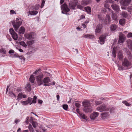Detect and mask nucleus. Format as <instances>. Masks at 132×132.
<instances>
[{
	"mask_svg": "<svg viewBox=\"0 0 132 132\" xmlns=\"http://www.w3.org/2000/svg\"><path fill=\"white\" fill-rule=\"evenodd\" d=\"M109 110H110V112L111 113L113 112L115 110V108L113 107L111 108H109Z\"/></svg>",
	"mask_w": 132,
	"mask_h": 132,
	"instance_id": "obj_41",
	"label": "nucleus"
},
{
	"mask_svg": "<svg viewBox=\"0 0 132 132\" xmlns=\"http://www.w3.org/2000/svg\"><path fill=\"white\" fill-rule=\"evenodd\" d=\"M37 98V97L36 96H34V97L33 100H32V103H36V100Z\"/></svg>",
	"mask_w": 132,
	"mask_h": 132,
	"instance_id": "obj_42",
	"label": "nucleus"
},
{
	"mask_svg": "<svg viewBox=\"0 0 132 132\" xmlns=\"http://www.w3.org/2000/svg\"><path fill=\"white\" fill-rule=\"evenodd\" d=\"M131 1V0H121L120 3L122 5L128 6L130 4Z\"/></svg>",
	"mask_w": 132,
	"mask_h": 132,
	"instance_id": "obj_8",
	"label": "nucleus"
},
{
	"mask_svg": "<svg viewBox=\"0 0 132 132\" xmlns=\"http://www.w3.org/2000/svg\"><path fill=\"white\" fill-rule=\"evenodd\" d=\"M9 31L13 39L15 40H17L18 38V36L17 34L14 31L13 29V28L10 29Z\"/></svg>",
	"mask_w": 132,
	"mask_h": 132,
	"instance_id": "obj_6",
	"label": "nucleus"
},
{
	"mask_svg": "<svg viewBox=\"0 0 132 132\" xmlns=\"http://www.w3.org/2000/svg\"><path fill=\"white\" fill-rule=\"evenodd\" d=\"M122 103L127 106H129L130 105V103H128L126 101H122Z\"/></svg>",
	"mask_w": 132,
	"mask_h": 132,
	"instance_id": "obj_43",
	"label": "nucleus"
},
{
	"mask_svg": "<svg viewBox=\"0 0 132 132\" xmlns=\"http://www.w3.org/2000/svg\"><path fill=\"white\" fill-rule=\"evenodd\" d=\"M104 7H105V8H107L108 9H109V5L107 3H105L104 4Z\"/></svg>",
	"mask_w": 132,
	"mask_h": 132,
	"instance_id": "obj_54",
	"label": "nucleus"
},
{
	"mask_svg": "<svg viewBox=\"0 0 132 132\" xmlns=\"http://www.w3.org/2000/svg\"><path fill=\"white\" fill-rule=\"evenodd\" d=\"M21 103L22 104L24 105H26L29 104L28 102V101H26L21 102Z\"/></svg>",
	"mask_w": 132,
	"mask_h": 132,
	"instance_id": "obj_46",
	"label": "nucleus"
},
{
	"mask_svg": "<svg viewBox=\"0 0 132 132\" xmlns=\"http://www.w3.org/2000/svg\"><path fill=\"white\" fill-rule=\"evenodd\" d=\"M98 113L95 112H94L93 113L90 114V118L92 120L95 119L96 117L98 116Z\"/></svg>",
	"mask_w": 132,
	"mask_h": 132,
	"instance_id": "obj_11",
	"label": "nucleus"
},
{
	"mask_svg": "<svg viewBox=\"0 0 132 132\" xmlns=\"http://www.w3.org/2000/svg\"><path fill=\"white\" fill-rule=\"evenodd\" d=\"M128 48L132 51V40L130 39L128 40L127 41Z\"/></svg>",
	"mask_w": 132,
	"mask_h": 132,
	"instance_id": "obj_13",
	"label": "nucleus"
},
{
	"mask_svg": "<svg viewBox=\"0 0 132 132\" xmlns=\"http://www.w3.org/2000/svg\"><path fill=\"white\" fill-rule=\"evenodd\" d=\"M29 119V117H27L26 119V122L27 123H29V121L31 122H32V117H30V119L29 120H28V119Z\"/></svg>",
	"mask_w": 132,
	"mask_h": 132,
	"instance_id": "obj_27",
	"label": "nucleus"
},
{
	"mask_svg": "<svg viewBox=\"0 0 132 132\" xmlns=\"http://www.w3.org/2000/svg\"><path fill=\"white\" fill-rule=\"evenodd\" d=\"M117 26L115 24H112L111 25L110 29L111 31H113L116 29Z\"/></svg>",
	"mask_w": 132,
	"mask_h": 132,
	"instance_id": "obj_20",
	"label": "nucleus"
},
{
	"mask_svg": "<svg viewBox=\"0 0 132 132\" xmlns=\"http://www.w3.org/2000/svg\"><path fill=\"white\" fill-rule=\"evenodd\" d=\"M20 121V120H19L17 119H16L15 120V122L16 124L18 122H19Z\"/></svg>",
	"mask_w": 132,
	"mask_h": 132,
	"instance_id": "obj_62",
	"label": "nucleus"
},
{
	"mask_svg": "<svg viewBox=\"0 0 132 132\" xmlns=\"http://www.w3.org/2000/svg\"><path fill=\"white\" fill-rule=\"evenodd\" d=\"M63 109L65 110H67L68 108V105L67 104H64L63 105Z\"/></svg>",
	"mask_w": 132,
	"mask_h": 132,
	"instance_id": "obj_45",
	"label": "nucleus"
},
{
	"mask_svg": "<svg viewBox=\"0 0 132 132\" xmlns=\"http://www.w3.org/2000/svg\"><path fill=\"white\" fill-rule=\"evenodd\" d=\"M32 100V98L31 97H29L28 98V100H27V101H28V102L29 104H30L31 105L32 103H31V102Z\"/></svg>",
	"mask_w": 132,
	"mask_h": 132,
	"instance_id": "obj_39",
	"label": "nucleus"
},
{
	"mask_svg": "<svg viewBox=\"0 0 132 132\" xmlns=\"http://www.w3.org/2000/svg\"><path fill=\"white\" fill-rule=\"evenodd\" d=\"M117 65H118V69L119 70H122L123 69V68L122 66H121V65L120 66L119 64H118Z\"/></svg>",
	"mask_w": 132,
	"mask_h": 132,
	"instance_id": "obj_52",
	"label": "nucleus"
},
{
	"mask_svg": "<svg viewBox=\"0 0 132 132\" xmlns=\"http://www.w3.org/2000/svg\"><path fill=\"white\" fill-rule=\"evenodd\" d=\"M31 123L34 128H36L37 127V125L36 122L32 121Z\"/></svg>",
	"mask_w": 132,
	"mask_h": 132,
	"instance_id": "obj_35",
	"label": "nucleus"
},
{
	"mask_svg": "<svg viewBox=\"0 0 132 132\" xmlns=\"http://www.w3.org/2000/svg\"><path fill=\"white\" fill-rule=\"evenodd\" d=\"M16 14V12L13 10H12L10 11V14Z\"/></svg>",
	"mask_w": 132,
	"mask_h": 132,
	"instance_id": "obj_55",
	"label": "nucleus"
},
{
	"mask_svg": "<svg viewBox=\"0 0 132 132\" xmlns=\"http://www.w3.org/2000/svg\"><path fill=\"white\" fill-rule=\"evenodd\" d=\"M26 97V95H23L21 93H19L18 96L16 100L19 101L20 100H21L22 98H25Z\"/></svg>",
	"mask_w": 132,
	"mask_h": 132,
	"instance_id": "obj_15",
	"label": "nucleus"
},
{
	"mask_svg": "<svg viewBox=\"0 0 132 132\" xmlns=\"http://www.w3.org/2000/svg\"><path fill=\"white\" fill-rule=\"evenodd\" d=\"M121 14L123 17L126 18L127 16V12H123L121 13Z\"/></svg>",
	"mask_w": 132,
	"mask_h": 132,
	"instance_id": "obj_34",
	"label": "nucleus"
},
{
	"mask_svg": "<svg viewBox=\"0 0 132 132\" xmlns=\"http://www.w3.org/2000/svg\"><path fill=\"white\" fill-rule=\"evenodd\" d=\"M39 6H40V5H36L34 7V9L36 10H38V9H39Z\"/></svg>",
	"mask_w": 132,
	"mask_h": 132,
	"instance_id": "obj_48",
	"label": "nucleus"
},
{
	"mask_svg": "<svg viewBox=\"0 0 132 132\" xmlns=\"http://www.w3.org/2000/svg\"><path fill=\"white\" fill-rule=\"evenodd\" d=\"M83 110L85 112H90L92 111V108L90 103L88 101L82 102Z\"/></svg>",
	"mask_w": 132,
	"mask_h": 132,
	"instance_id": "obj_1",
	"label": "nucleus"
},
{
	"mask_svg": "<svg viewBox=\"0 0 132 132\" xmlns=\"http://www.w3.org/2000/svg\"><path fill=\"white\" fill-rule=\"evenodd\" d=\"M75 3L73 4L69 3V6L71 9L74 10L75 9V7L77 4L78 0H73Z\"/></svg>",
	"mask_w": 132,
	"mask_h": 132,
	"instance_id": "obj_10",
	"label": "nucleus"
},
{
	"mask_svg": "<svg viewBox=\"0 0 132 132\" xmlns=\"http://www.w3.org/2000/svg\"><path fill=\"white\" fill-rule=\"evenodd\" d=\"M112 18L114 20H117L118 16L115 13H112Z\"/></svg>",
	"mask_w": 132,
	"mask_h": 132,
	"instance_id": "obj_23",
	"label": "nucleus"
},
{
	"mask_svg": "<svg viewBox=\"0 0 132 132\" xmlns=\"http://www.w3.org/2000/svg\"><path fill=\"white\" fill-rule=\"evenodd\" d=\"M35 79V78L34 76L33 75H31L30 76L29 79V80L32 83H33L34 82Z\"/></svg>",
	"mask_w": 132,
	"mask_h": 132,
	"instance_id": "obj_25",
	"label": "nucleus"
},
{
	"mask_svg": "<svg viewBox=\"0 0 132 132\" xmlns=\"http://www.w3.org/2000/svg\"><path fill=\"white\" fill-rule=\"evenodd\" d=\"M43 74L41 73L36 78V80L39 85H40L43 84Z\"/></svg>",
	"mask_w": 132,
	"mask_h": 132,
	"instance_id": "obj_4",
	"label": "nucleus"
},
{
	"mask_svg": "<svg viewBox=\"0 0 132 132\" xmlns=\"http://www.w3.org/2000/svg\"><path fill=\"white\" fill-rule=\"evenodd\" d=\"M80 117L81 119H86L87 117L85 115L82 113H79Z\"/></svg>",
	"mask_w": 132,
	"mask_h": 132,
	"instance_id": "obj_24",
	"label": "nucleus"
},
{
	"mask_svg": "<svg viewBox=\"0 0 132 132\" xmlns=\"http://www.w3.org/2000/svg\"><path fill=\"white\" fill-rule=\"evenodd\" d=\"M129 64V62L126 59H125L124 61L122 63V65L125 66H128Z\"/></svg>",
	"mask_w": 132,
	"mask_h": 132,
	"instance_id": "obj_19",
	"label": "nucleus"
},
{
	"mask_svg": "<svg viewBox=\"0 0 132 132\" xmlns=\"http://www.w3.org/2000/svg\"><path fill=\"white\" fill-rule=\"evenodd\" d=\"M22 23L21 19L18 18H16L15 21H12V24L15 31H17L18 28L21 24Z\"/></svg>",
	"mask_w": 132,
	"mask_h": 132,
	"instance_id": "obj_2",
	"label": "nucleus"
},
{
	"mask_svg": "<svg viewBox=\"0 0 132 132\" xmlns=\"http://www.w3.org/2000/svg\"><path fill=\"white\" fill-rule=\"evenodd\" d=\"M106 3H113L114 2L112 1V0H107L105 1Z\"/></svg>",
	"mask_w": 132,
	"mask_h": 132,
	"instance_id": "obj_50",
	"label": "nucleus"
},
{
	"mask_svg": "<svg viewBox=\"0 0 132 132\" xmlns=\"http://www.w3.org/2000/svg\"><path fill=\"white\" fill-rule=\"evenodd\" d=\"M14 51L12 50H10L9 51V53L10 54L14 53Z\"/></svg>",
	"mask_w": 132,
	"mask_h": 132,
	"instance_id": "obj_61",
	"label": "nucleus"
},
{
	"mask_svg": "<svg viewBox=\"0 0 132 132\" xmlns=\"http://www.w3.org/2000/svg\"><path fill=\"white\" fill-rule=\"evenodd\" d=\"M102 24H99L96 27V30L95 32L97 33H100L102 29Z\"/></svg>",
	"mask_w": 132,
	"mask_h": 132,
	"instance_id": "obj_16",
	"label": "nucleus"
},
{
	"mask_svg": "<svg viewBox=\"0 0 132 132\" xmlns=\"http://www.w3.org/2000/svg\"><path fill=\"white\" fill-rule=\"evenodd\" d=\"M45 3V1L44 0H43L42 1V2L41 5V6H40V7L41 8H42L43 7Z\"/></svg>",
	"mask_w": 132,
	"mask_h": 132,
	"instance_id": "obj_53",
	"label": "nucleus"
},
{
	"mask_svg": "<svg viewBox=\"0 0 132 132\" xmlns=\"http://www.w3.org/2000/svg\"><path fill=\"white\" fill-rule=\"evenodd\" d=\"M51 81L49 77H45L43 80V84H42L43 85L45 86V84H48V82Z\"/></svg>",
	"mask_w": 132,
	"mask_h": 132,
	"instance_id": "obj_14",
	"label": "nucleus"
},
{
	"mask_svg": "<svg viewBox=\"0 0 132 132\" xmlns=\"http://www.w3.org/2000/svg\"><path fill=\"white\" fill-rule=\"evenodd\" d=\"M77 7L78 8L80 9H82L83 7H82L81 5H77Z\"/></svg>",
	"mask_w": 132,
	"mask_h": 132,
	"instance_id": "obj_59",
	"label": "nucleus"
},
{
	"mask_svg": "<svg viewBox=\"0 0 132 132\" xmlns=\"http://www.w3.org/2000/svg\"><path fill=\"white\" fill-rule=\"evenodd\" d=\"M28 128L29 130L30 131L32 132H33L34 131V129L32 127L31 125V124H30L28 126Z\"/></svg>",
	"mask_w": 132,
	"mask_h": 132,
	"instance_id": "obj_36",
	"label": "nucleus"
},
{
	"mask_svg": "<svg viewBox=\"0 0 132 132\" xmlns=\"http://www.w3.org/2000/svg\"><path fill=\"white\" fill-rule=\"evenodd\" d=\"M102 102L100 101H95V104L96 105H98L102 103Z\"/></svg>",
	"mask_w": 132,
	"mask_h": 132,
	"instance_id": "obj_44",
	"label": "nucleus"
},
{
	"mask_svg": "<svg viewBox=\"0 0 132 132\" xmlns=\"http://www.w3.org/2000/svg\"><path fill=\"white\" fill-rule=\"evenodd\" d=\"M119 23L120 24L123 25L125 23V20L124 19H121L119 20Z\"/></svg>",
	"mask_w": 132,
	"mask_h": 132,
	"instance_id": "obj_30",
	"label": "nucleus"
},
{
	"mask_svg": "<svg viewBox=\"0 0 132 132\" xmlns=\"http://www.w3.org/2000/svg\"><path fill=\"white\" fill-rule=\"evenodd\" d=\"M106 23H107L108 22L109 23L110 21V16L108 15H107L106 16Z\"/></svg>",
	"mask_w": 132,
	"mask_h": 132,
	"instance_id": "obj_31",
	"label": "nucleus"
},
{
	"mask_svg": "<svg viewBox=\"0 0 132 132\" xmlns=\"http://www.w3.org/2000/svg\"><path fill=\"white\" fill-rule=\"evenodd\" d=\"M40 69H39L38 70H36V71H35V72L34 73V74H36L37 72H38V71H40Z\"/></svg>",
	"mask_w": 132,
	"mask_h": 132,
	"instance_id": "obj_64",
	"label": "nucleus"
},
{
	"mask_svg": "<svg viewBox=\"0 0 132 132\" xmlns=\"http://www.w3.org/2000/svg\"><path fill=\"white\" fill-rule=\"evenodd\" d=\"M25 30V29L23 27H21L19 31V33L20 34H24V31Z\"/></svg>",
	"mask_w": 132,
	"mask_h": 132,
	"instance_id": "obj_22",
	"label": "nucleus"
},
{
	"mask_svg": "<svg viewBox=\"0 0 132 132\" xmlns=\"http://www.w3.org/2000/svg\"><path fill=\"white\" fill-rule=\"evenodd\" d=\"M85 10L88 14H91V9L90 7L87 6L86 7H85L84 8Z\"/></svg>",
	"mask_w": 132,
	"mask_h": 132,
	"instance_id": "obj_21",
	"label": "nucleus"
},
{
	"mask_svg": "<svg viewBox=\"0 0 132 132\" xmlns=\"http://www.w3.org/2000/svg\"><path fill=\"white\" fill-rule=\"evenodd\" d=\"M101 117L103 119H106L108 118L109 114L108 112L102 113L101 114Z\"/></svg>",
	"mask_w": 132,
	"mask_h": 132,
	"instance_id": "obj_17",
	"label": "nucleus"
},
{
	"mask_svg": "<svg viewBox=\"0 0 132 132\" xmlns=\"http://www.w3.org/2000/svg\"><path fill=\"white\" fill-rule=\"evenodd\" d=\"M20 45L24 47H26L27 46V45L24 41H22L20 42Z\"/></svg>",
	"mask_w": 132,
	"mask_h": 132,
	"instance_id": "obj_33",
	"label": "nucleus"
},
{
	"mask_svg": "<svg viewBox=\"0 0 132 132\" xmlns=\"http://www.w3.org/2000/svg\"><path fill=\"white\" fill-rule=\"evenodd\" d=\"M99 70V69L98 68H96V70H95L96 72L97 73H99V72L100 71Z\"/></svg>",
	"mask_w": 132,
	"mask_h": 132,
	"instance_id": "obj_63",
	"label": "nucleus"
},
{
	"mask_svg": "<svg viewBox=\"0 0 132 132\" xmlns=\"http://www.w3.org/2000/svg\"><path fill=\"white\" fill-rule=\"evenodd\" d=\"M90 34H88L87 35H85L83 36V37L85 38H88Z\"/></svg>",
	"mask_w": 132,
	"mask_h": 132,
	"instance_id": "obj_57",
	"label": "nucleus"
},
{
	"mask_svg": "<svg viewBox=\"0 0 132 132\" xmlns=\"http://www.w3.org/2000/svg\"><path fill=\"white\" fill-rule=\"evenodd\" d=\"M100 43L101 44H104L105 39H106V37L103 35L101 36L99 38Z\"/></svg>",
	"mask_w": 132,
	"mask_h": 132,
	"instance_id": "obj_18",
	"label": "nucleus"
},
{
	"mask_svg": "<svg viewBox=\"0 0 132 132\" xmlns=\"http://www.w3.org/2000/svg\"><path fill=\"white\" fill-rule=\"evenodd\" d=\"M112 56L114 57H116V51L113 49L112 52Z\"/></svg>",
	"mask_w": 132,
	"mask_h": 132,
	"instance_id": "obj_47",
	"label": "nucleus"
},
{
	"mask_svg": "<svg viewBox=\"0 0 132 132\" xmlns=\"http://www.w3.org/2000/svg\"><path fill=\"white\" fill-rule=\"evenodd\" d=\"M80 104H79L78 103H75V105L77 108H79L80 107Z\"/></svg>",
	"mask_w": 132,
	"mask_h": 132,
	"instance_id": "obj_60",
	"label": "nucleus"
},
{
	"mask_svg": "<svg viewBox=\"0 0 132 132\" xmlns=\"http://www.w3.org/2000/svg\"><path fill=\"white\" fill-rule=\"evenodd\" d=\"M94 37L93 35H92L89 34V36L88 38H89L92 39L94 38Z\"/></svg>",
	"mask_w": 132,
	"mask_h": 132,
	"instance_id": "obj_58",
	"label": "nucleus"
},
{
	"mask_svg": "<svg viewBox=\"0 0 132 132\" xmlns=\"http://www.w3.org/2000/svg\"><path fill=\"white\" fill-rule=\"evenodd\" d=\"M12 57L14 58L18 57H19V56L17 54L15 53L12 56Z\"/></svg>",
	"mask_w": 132,
	"mask_h": 132,
	"instance_id": "obj_51",
	"label": "nucleus"
},
{
	"mask_svg": "<svg viewBox=\"0 0 132 132\" xmlns=\"http://www.w3.org/2000/svg\"><path fill=\"white\" fill-rule=\"evenodd\" d=\"M35 33L34 32H32L30 34H26L24 35L25 37L28 39H31L34 38V35Z\"/></svg>",
	"mask_w": 132,
	"mask_h": 132,
	"instance_id": "obj_7",
	"label": "nucleus"
},
{
	"mask_svg": "<svg viewBox=\"0 0 132 132\" xmlns=\"http://www.w3.org/2000/svg\"><path fill=\"white\" fill-rule=\"evenodd\" d=\"M118 57L120 60L122 59V54L121 52H119V53Z\"/></svg>",
	"mask_w": 132,
	"mask_h": 132,
	"instance_id": "obj_37",
	"label": "nucleus"
},
{
	"mask_svg": "<svg viewBox=\"0 0 132 132\" xmlns=\"http://www.w3.org/2000/svg\"><path fill=\"white\" fill-rule=\"evenodd\" d=\"M34 43V40H32L28 41L27 44L28 46H31Z\"/></svg>",
	"mask_w": 132,
	"mask_h": 132,
	"instance_id": "obj_26",
	"label": "nucleus"
},
{
	"mask_svg": "<svg viewBox=\"0 0 132 132\" xmlns=\"http://www.w3.org/2000/svg\"><path fill=\"white\" fill-rule=\"evenodd\" d=\"M111 6L113 10L116 11L117 12H119V7L117 5L113 4L111 5Z\"/></svg>",
	"mask_w": 132,
	"mask_h": 132,
	"instance_id": "obj_12",
	"label": "nucleus"
},
{
	"mask_svg": "<svg viewBox=\"0 0 132 132\" xmlns=\"http://www.w3.org/2000/svg\"><path fill=\"white\" fill-rule=\"evenodd\" d=\"M27 90L29 91H30L31 90V85L30 84H28L27 85L26 87Z\"/></svg>",
	"mask_w": 132,
	"mask_h": 132,
	"instance_id": "obj_29",
	"label": "nucleus"
},
{
	"mask_svg": "<svg viewBox=\"0 0 132 132\" xmlns=\"http://www.w3.org/2000/svg\"><path fill=\"white\" fill-rule=\"evenodd\" d=\"M61 7L62 13L67 14V13L70 11L69 9L65 3L61 6Z\"/></svg>",
	"mask_w": 132,
	"mask_h": 132,
	"instance_id": "obj_3",
	"label": "nucleus"
},
{
	"mask_svg": "<svg viewBox=\"0 0 132 132\" xmlns=\"http://www.w3.org/2000/svg\"><path fill=\"white\" fill-rule=\"evenodd\" d=\"M29 13L31 15H36L38 13V12L36 11H29Z\"/></svg>",
	"mask_w": 132,
	"mask_h": 132,
	"instance_id": "obj_28",
	"label": "nucleus"
},
{
	"mask_svg": "<svg viewBox=\"0 0 132 132\" xmlns=\"http://www.w3.org/2000/svg\"><path fill=\"white\" fill-rule=\"evenodd\" d=\"M96 110L100 112H102L104 111H108L109 110V108L105 105H102L98 107Z\"/></svg>",
	"mask_w": 132,
	"mask_h": 132,
	"instance_id": "obj_5",
	"label": "nucleus"
},
{
	"mask_svg": "<svg viewBox=\"0 0 132 132\" xmlns=\"http://www.w3.org/2000/svg\"><path fill=\"white\" fill-rule=\"evenodd\" d=\"M9 96H10L11 97H16V96L11 91H9Z\"/></svg>",
	"mask_w": 132,
	"mask_h": 132,
	"instance_id": "obj_32",
	"label": "nucleus"
},
{
	"mask_svg": "<svg viewBox=\"0 0 132 132\" xmlns=\"http://www.w3.org/2000/svg\"><path fill=\"white\" fill-rule=\"evenodd\" d=\"M6 52V51L4 48H2L0 49V53H2L3 54H5Z\"/></svg>",
	"mask_w": 132,
	"mask_h": 132,
	"instance_id": "obj_38",
	"label": "nucleus"
},
{
	"mask_svg": "<svg viewBox=\"0 0 132 132\" xmlns=\"http://www.w3.org/2000/svg\"><path fill=\"white\" fill-rule=\"evenodd\" d=\"M19 57V58L21 59H23L24 61L25 60V58L23 56H19V57Z\"/></svg>",
	"mask_w": 132,
	"mask_h": 132,
	"instance_id": "obj_56",
	"label": "nucleus"
},
{
	"mask_svg": "<svg viewBox=\"0 0 132 132\" xmlns=\"http://www.w3.org/2000/svg\"><path fill=\"white\" fill-rule=\"evenodd\" d=\"M125 38V35L122 34L120 35L119 36V40L118 43H122L124 42Z\"/></svg>",
	"mask_w": 132,
	"mask_h": 132,
	"instance_id": "obj_9",
	"label": "nucleus"
},
{
	"mask_svg": "<svg viewBox=\"0 0 132 132\" xmlns=\"http://www.w3.org/2000/svg\"><path fill=\"white\" fill-rule=\"evenodd\" d=\"M127 37L128 38L132 37V33L130 32L127 35Z\"/></svg>",
	"mask_w": 132,
	"mask_h": 132,
	"instance_id": "obj_49",
	"label": "nucleus"
},
{
	"mask_svg": "<svg viewBox=\"0 0 132 132\" xmlns=\"http://www.w3.org/2000/svg\"><path fill=\"white\" fill-rule=\"evenodd\" d=\"M55 85V83L54 82H51V83H49L48 84H45V86H51V85Z\"/></svg>",
	"mask_w": 132,
	"mask_h": 132,
	"instance_id": "obj_40",
	"label": "nucleus"
}]
</instances>
